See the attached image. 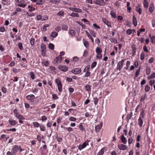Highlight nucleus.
<instances>
[{
	"instance_id": "4468645a",
	"label": "nucleus",
	"mask_w": 155,
	"mask_h": 155,
	"mask_svg": "<svg viewBox=\"0 0 155 155\" xmlns=\"http://www.w3.org/2000/svg\"><path fill=\"white\" fill-rule=\"evenodd\" d=\"M58 33L55 31H53L51 32V35L49 36V38L51 40H53L52 38H55L58 35Z\"/></svg>"
},
{
	"instance_id": "f8f14e48",
	"label": "nucleus",
	"mask_w": 155,
	"mask_h": 155,
	"mask_svg": "<svg viewBox=\"0 0 155 155\" xmlns=\"http://www.w3.org/2000/svg\"><path fill=\"white\" fill-rule=\"evenodd\" d=\"M71 72L74 74H79L81 72V70L80 68H75L73 69Z\"/></svg>"
},
{
	"instance_id": "393cba45",
	"label": "nucleus",
	"mask_w": 155,
	"mask_h": 155,
	"mask_svg": "<svg viewBox=\"0 0 155 155\" xmlns=\"http://www.w3.org/2000/svg\"><path fill=\"white\" fill-rule=\"evenodd\" d=\"M62 60V57H61V56H58L56 57L55 59L54 60V62L55 63H57L58 61L59 62H61Z\"/></svg>"
},
{
	"instance_id": "473e14b6",
	"label": "nucleus",
	"mask_w": 155,
	"mask_h": 155,
	"mask_svg": "<svg viewBox=\"0 0 155 155\" xmlns=\"http://www.w3.org/2000/svg\"><path fill=\"white\" fill-rule=\"evenodd\" d=\"M44 0H38L37 1L36 5H42L44 3Z\"/></svg>"
},
{
	"instance_id": "f704fd0d",
	"label": "nucleus",
	"mask_w": 155,
	"mask_h": 155,
	"mask_svg": "<svg viewBox=\"0 0 155 155\" xmlns=\"http://www.w3.org/2000/svg\"><path fill=\"white\" fill-rule=\"evenodd\" d=\"M101 127L99 125H97L95 127V130L96 132H99L101 129Z\"/></svg>"
},
{
	"instance_id": "6e6552de",
	"label": "nucleus",
	"mask_w": 155,
	"mask_h": 155,
	"mask_svg": "<svg viewBox=\"0 0 155 155\" xmlns=\"http://www.w3.org/2000/svg\"><path fill=\"white\" fill-rule=\"evenodd\" d=\"M102 20L104 23L106 24L108 27L110 28L111 27V23L107 18H102Z\"/></svg>"
},
{
	"instance_id": "412c9836",
	"label": "nucleus",
	"mask_w": 155,
	"mask_h": 155,
	"mask_svg": "<svg viewBox=\"0 0 155 155\" xmlns=\"http://www.w3.org/2000/svg\"><path fill=\"white\" fill-rule=\"evenodd\" d=\"M143 4L145 8H147L149 6V3L147 0H143Z\"/></svg>"
},
{
	"instance_id": "680f3d73",
	"label": "nucleus",
	"mask_w": 155,
	"mask_h": 155,
	"mask_svg": "<svg viewBox=\"0 0 155 155\" xmlns=\"http://www.w3.org/2000/svg\"><path fill=\"white\" fill-rule=\"evenodd\" d=\"M78 23L81 26H82V28L84 29L85 28L86 26L83 23L80 22H78Z\"/></svg>"
},
{
	"instance_id": "7c9ffc66",
	"label": "nucleus",
	"mask_w": 155,
	"mask_h": 155,
	"mask_svg": "<svg viewBox=\"0 0 155 155\" xmlns=\"http://www.w3.org/2000/svg\"><path fill=\"white\" fill-rule=\"evenodd\" d=\"M95 51L97 54H101L102 52V50L101 49L98 47L96 48Z\"/></svg>"
},
{
	"instance_id": "f257e3e1",
	"label": "nucleus",
	"mask_w": 155,
	"mask_h": 155,
	"mask_svg": "<svg viewBox=\"0 0 155 155\" xmlns=\"http://www.w3.org/2000/svg\"><path fill=\"white\" fill-rule=\"evenodd\" d=\"M23 150L20 146H18L17 145H14L11 149V151L14 155H16L18 152L21 153Z\"/></svg>"
},
{
	"instance_id": "864d4df0",
	"label": "nucleus",
	"mask_w": 155,
	"mask_h": 155,
	"mask_svg": "<svg viewBox=\"0 0 155 155\" xmlns=\"http://www.w3.org/2000/svg\"><path fill=\"white\" fill-rule=\"evenodd\" d=\"M68 28V26L65 25H62V29L64 30H67Z\"/></svg>"
},
{
	"instance_id": "69168bd1",
	"label": "nucleus",
	"mask_w": 155,
	"mask_h": 155,
	"mask_svg": "<svg viewBox=\"0 0 155 155\" xmlns=\"http://www.w3.org/2000/svg\"><path fill=\"white\" fill-rule=\"evenodd\" d=\"M53 99L57 100L58 98V97L55 94H54L52 95Z\"/></svg>"
},
{
	"instance_id": "49530a36",
	"label": "nucleus",
	"mask_w": 155,
	"mask_h": 155,
	"mask_svg": "<svg viewBox=\"0 0 155 155\" xmlns=\"http://www.w3.org/2000/svg\"><path fill=\"white\" fill-rule=\"evenodd\" d=\"M35 39L32 37L30 40V43L31 45L33 46L35 43Z\"/></svg>"
},
{
	"instance_id": "9d476101",
	"label": "nucleus",
	"mask_w": 155,
	"mask_h": 155,
	"mask_svg": "<svg viewBox=\"0 0 155 155\" xmlns=\"http://www.w3.org/2000/svg\"><path fill=\"white\" fill-rule=\"evenodd\" d=\"M59 69L61 71L66 72L68 70V68L66 66H60L58 67Z\"/></svg>"
},
{
	"instance_id": "ddd939ff",
	"label": "nucleus",
	"mask_w": 155,
	"mask_h": 155,
	"mask_svg": "<svg viewBox=\"0 0 155 155\" xmlns=\"http://www.w3.org/2000/svg\"><path fill=\"white\" fill-rule=\"evenodd\" d=\"M69 9L71 11L77 12H82V10L79 8L70 7Z\"/></svg>"
},
{
	"instance_id": "bf43d9fd",
	"label": "nucleus",
	"mask_w": 155,
	"mask_h": 155,
	"mask_svg": "<svg viewBox=\"0 0 155 155\" xmlns=\"http://www.w3.org/2000/svg\"><path fill=\"white\" fill-rule=\"evenodd\" d=\"M30 74L31 76V78L32 80H34L35 78V75L33 72L31 71L30 72Z\"/></svg>"
},
{
	"instance_id": "a211bd4d",
	"label": "nucleus",
	"mask_w": 155,
	"mask_h": 155,
	"mask_svg": "<svg viewBox=\"0 0 155 155\" xmlns=\"http://www.w3.org/2000/svg\"><path fill=\"white\" fill-rule=\"evenodd\" d=\"M138 125L139 127H142V125L143 123V120L141 117H140L138 120Z\"/></svg>"
},
{
	"instance_id": "c85d7f7f",
	"label": "nucleus",
	"mask_w": 155,
	"mask_h": 155,
	"mask_svg": "<svg viewBox=\"0 0 155 155\" xmlns=\"http://www.w3.org/2000/svg\"><path fill=\"white\" fill-rule=\"evenodd\" d=\"M49 26L50 25L48 24H46L44 25L42 28V31H46L47 30V28L49 27Z\"/></svg>"
},
{
	"instance_id": "1a4fd4ad",
	"label": "nucleus",
	"mask_w": 155,
	"mask_h": 155,
	"mask_svg": "<svg viewBox=\"0 0 155 155\" xmlns=\"http://www.w3.org/2000/svg\"><path fill=\"white\" fill-rule=\"evenodd\" d=\"M124 144H119L118 145V147L120 150H125L128 148V147Z\"/></svg>"
},
{
	"instance_id": "b1692460",
	"label": "nucleus",
	"mask_w": 155,
	"mask_h": 155,
	"mask_svg": "<svg viewBox=\"0 0 155 155\" xmlns=\"http://www.w3.org/2000/svg\"><path fill=\"white\" fill-rule=\"evenodd\" d=\"M105 152V148L103 147L99 150L97 155H103Z\"/></svg>"
},
{
	"instance_id": "603ef678",
	"label": "nucleus",
	"mask_w": 155,
	"mask_h": 155,
	"mask_svg": "<svg viewBox=\"0 0 155 155\" xmlns=\"http://www.w3.org/2000/svg\"><path fill=\"white\" fill-rule=\"evenodd\" d=\"M18 46L20 50H23V46L22 43H19L18 44Z\"/></svg>"
},
{
	"instance_id": "de8ad7c7",
	"label": "nucleus",
	"mask_w": 155,
	"mask_h": 155,
	"mask_svg": "<svg viewBox=\"0 0 155 155\" xmlns=\"http://www.w3.org/2000/svg\"><path fill=\"white\" fill-rule=\"evenodd\" d=\"M89 32L90 33L93 37H96V33L94 31L92 30H89Z\"/></svg>"
},
{
	"instance_id": "f03ea898",
	"label": "nucleus",
	"mask_w": 155,
	"mask_h": 155,
	"mask_svg": "<svg viewBox=\"0 0 155 155\" xmlns=\"http://www.w3.org/2000/svg\"><path fill=\"white\" fill-rule=\"evenodd\" d=\"M13 113L15 114V117L19 120H25V118L22 115L19 114L18 110L15 109L13 110Z\"/></svg>"
},
{
	"instance_id": "7ed1b4c3",
	"label": "nucleus",
	"mask_w": 155,
	"mask_h": 155,
	"mask_svg": "<svg viewBox=\"0 0 155 155\" xmlns=\"http://www.w3.org/2000/svg\"><path fill=\"white\" fill-rule=\"evenodd\" d=\"M90 141V140L87 139L82 143V145H79L78 149L81 151L82 149L85 148L87 146L89 145V142Z\"/></svg>"
},
{
	"instance_id": "052dcab7",
	"label": "nucleus",
	"mask_w": 155,
	"mask_h": 155,
	"mask_svg": "<svg viewBox=\"0 0 155 155\" xmlns=\"http://www.w3.org/2000/svg\"><path fill=\"white\" fill-rule=\"evenodd\" d=\"M150 90V87L148 85H146L145 89V92H148Z\"/></svg>"
},
{
	"instance_id": "c03bdc74",
	"label": "nucleus",
	"mask_w": 155,
	"mask_h": 155,
	"mask_svg": "<svg viewBox=\"0 0 155 155\" xmlns=\"http://www.w3.org/2000/svg\"><path fill=\"white\" fill-rule=\"evenodd\" d=\"M145 57V54L144 53L142 52L140 54V59L141 60L143 61V60Z\"/></svg>"
},
{
	"instance_id": "9b49d317",
	"label": "nucleus",
	"mask_w": 155,
	"mask_h": 155,
	"mask_svg": "<svg viewBox=\"0 0 155 155\" xmlns=\"http://www.w3.org/2000/svg\"><path fill=\"white\" fill-rule=\"evenodd\" d=\"M141 6V5L139 4L135 8L136 11L137 12H138L140 15L141 14L142 11Z\"/></svg>"
},
{
	"instance_id": "423d86ee",
	"label": "nucleus",
	"mask_w": 155,
	"mask_h": 155,
	"mask_svg": "<svg viewBox=\"0 0 155 155\" xmlns=\"http://www.w3.org/2000/svg\"><path fill=\"white\" fill-rule=\"evenodd\" d=\"M41 48L42 56H45L46 52V45L44 43H42L41 45Z\"/></svg>"
},
{
	"instance_id": "58836bf2",
	"label": "nucleus",
	"mask_w": 155,
	"mask_h": 155,
	"mask_svg": "<svg viewBox=\"0 0 155 155\" xmlns=\"http://www.w3.org/2000/svg\"><path fill=\"white\" fill-rule=\"evenodd\" d=\"M70 15L72 17H79L78 14V13H76L72 12V13H71L70 14Z\"/></svg>"
},
{
	"instance_id": "39448f33",
	"label": "nucleus",
	"mask_w": 155,
	"mask_h": 155,
	"mask_svg": "<svg viewBox=\"0 0 155 155\" xmlns=\"http://www.w3.org/2000/svg\"><path fill=\"white\" fill-rule=\"evenodd\" d=\"M124 61V60L122 59L121 61H119L118 62L117 67V70L120 71L123 67Z\"/></svg>"
},
{
	"instance_id": "4c0bfd02",
	"label": "nucleus",
	"mask_w": 155,
	"mask_h": 155,
	"mask_svg": "<svg viewBox=\"0 0 155 155\" xmlns=\"http://www.w3.org/2000/svg\"><path fill=\"white\" fill-rule=\"evenodd\" d=\"M155 78V73H153L151 75L148 76L147 77L148 79L150 80L152 78Z\"/></svg>"
},
{
	"instance_id": "2eb2a0df",
	"label": "nucleus",
	"mask_w": 155,
	"mask_h": 155,
	"mask_svg": "<svg viewBox=\"0 0 155 155\" xmlns=\"http://www.w3.org/2000/svg\"><path fill=\"white\" fill-rule=\"evenodd\" d=\"M155 7L153 3H151L150 4L149 9V12L150 13H152L154 10Z\"/></svg>"
},
{
	"instance_id": "0e129e2a",
	"label": "nucleus",
	"mask_w": 155,
	"mask_h": 155,
	"mask_svg": "<svg viewBox=\"0 0 155 155\" xmlns=\"http://www.w3.org/2000/svg\"><path fill=\"white\" fill-rule=\"evenodd\" d=\"M97 64V62L96 61L94 62L91 65V68H93L95 67Z\"/></svg>"
},
{
	"instance_id": "79ce46f5",
	"label": "nucleus",
	"mask_w": 155,
	"mask_h": 155,
	"mask_svg": "<svg viewBox=\"0 0 155 155\" xmlns=\"http://www.w3.org/2000/svg\"><path fill=\"white\" fill-rule=\"evenodd\" d=\"M49 48L51 50H53L54 49V45L53 44L50 43L48 45Z\"/></svg>"
},
{
	"instance_id": "5701e85b",
	"label": "nucleus",
	"mask_w": 155,
	"mask_h": 155,
	"mask_svg": "<svg viewBox=\"0 0 155 155\" xmlns=\"http://www.w3.org/2000/svg\"><path fill=\"white\" fill-rule=\"evenodd\" d=\"M133 24L135 26H136L137 25V20L136 17L133 16L132 17Z\"/></svg>"
},
{
	"instance_id": "0eeeda50",
	"label": "nucleus",
	"mask_w": 155,
	"mask_h": 155,
	"mask_svg": "<svg viewBox=\"0 0 155 155\" xmlns=\"http://www.w3.org/2000/svg\"><path fill=\"white\" fill-rule=\"evenodd\" d=\"M95 4L100 6H103L105 5L106 3L104 0H96L94 1Z\"/></svg>"
},
{
	"instance_id": "c756f323",
	"label": "nucleus",
	"mask_w": 155,
	"mask_h": 155,
	"mask_svg": "<svg viewBox=\"0 0 155 155\" xmlns=\"http://www.w3.org/2000/svg\"><path fill=\"white\" fill-rule=\"evenodd\" d=\"M28 8L29 9V11L31 12L35 10V8L33 7L32 5H29L28 6Z\"/></svg>"
},
{
	"instance_id": "338daca9",
	"label": "nucleus",
	"mask_w": 155,
	"mask_h": 155,
	"mask_svg": "<svg viewBox=\"0 0 155 155\" xmlns=\"http://www.w3.org/2000/svg\"><path fill=\"white\" fill-rule=\"evenodd\" d=\"M48 19V16L46 15L43 16L42 17V21L47 20Z\"/></svg>"
},
{
	"instance_id": "dca6fc26",
	"label": "nucleus",
	"mask_w": 155,
	"mask_h": 155,
	"mask_svg": "<svg viewBox=\"0 0 155 155\" xmlns=\"http://www.w3.org/2000/svg\"><path fill=\"white\" fill-rule=\"evenodd\" d=\"M120 139L121 142L124 144H126L127 143V140L126 137H124V134L120 136Z\"/></svg>"
},
{
	"instance_id": "cd10ccee",
	"label": "nucleus",
	"mask_w": 155,
	"mask_h": 155,
	"mask_svg": "<svg viewBox=\"0 0 155 155\" xmlns=\"http://www.w3.org/2000/svg\"><path fill=\"white\" fill-rule=\"evenodd\" d=\"M83 44L84 47L87 48H88L89 47V43L87 41H83Z\"/></svg>"
},
{
	"instance_id": "a18cd8bd",
	"label": "nucleus",
	"mask_w": 155,
	"mask_h": 155,
	"mask_svg": "<svg viewBox=\"0 0 155 155\" xmlns=\"http://www.w3.org/2000/svg\"><path fill=\"white\" fill-rule=\"evenodd\" d=\"M42 63L45 66H48L49 65V62L48 60L43 61Z\"/></svg>"
},
{
	"instance_id": "774afa93",
	"label": "nucleus",
	"mask_w": 155,
	"mask_h": 155,
	"mask_svg": "<svg viewBox=\"0 0 155 155\" xmlns=\"http://www.w3.org/2000/svg\"><path fill=\"white\" fill-rule=\"evenodd\" d=\"M93 26L96 29H101L100 27L98 25H97L96 24H93Z\"/></svg>"
},
{
	"instance_id": "bb28decb",
	"label": "nucleus",
	"mask_w": 155,
	"mask_h": 155,
	"mask_svg": "<svg viewBox=\"0 0 155 155\" xmlns=\"http://www.w3.org/2000/svg\"><path fill=\"white\" fill-rule=\"evenodd\" d=\"M140 67H139V68L136 70L135 74V77H137L139 75L140 71Z\"/></svg>"
},
{
	"instance_id": "20e7f679",
	"label": "nucleus",
	"mask_w": 155,
	"mask_h": 155,
	"mask_svg": "<svg viewBox=\"0 0 155 155\" xmlns=\"http://www.w3.org/2000/svg\"><path fill=\"white\" fill-rule=\"evenodd\" d=\"M15 1L18 3L17 5L19 7L25 8L26 5V4H24L25 2L24 0H15Z\"/></svg>"
},
{
	"instance_id": "4be33fe9",
	"label": "nucleus",
	"mask_w": 155,
	"mask_h": 155,
	"mask_svg": "<svg viewBox=\"0 0 155 155\" xmlns=\"http://www.w3.org/2000/svg\"><path fill=\"white\" fill-rule=\"evenodd\" d=\"M85 89L87 91L88 93L91 92V86L89 84H86L84 86Z\"/></svg>"
},
{
	"instance_id": "e2e57ef3",
	"label": "nucleus",
	"mask_w": 155,
	"mask_h": 155,
	"mask_svg": "<svg viewBox=\"0 0 155 155\" xmlns=\"http://www.w3.org/2000/svg\"><path fill=\"white\" fill-rule=\"evenodd\" d=\"M128 35H130L132 33V30L130 29H128L126 31Z\"/></svg>"
},
{
	"instance_id": "2f4dec72",
	"label": "nucleus",
	"mask_w": 155,
	"mask_h": 155,
	"mask_svg": "<svg viewBox=\"0 0 155 155\" xmlns=\"http://www.w3.org/2000/svg\"><path fill=\"white\" fill-rule=\"evenodd\" d=\"M33 126L35 127H38L40 126V124L36 122H33L32 123Z\"/></svg>"
},
{
	"instance_id": "ea45409f",
	"label": "nucleus",
	"mask_w": 155,
	"mask_h": 155,
	"mask_svg": "<svg viewBox=\"0 0 155 155\" xmlns=\"http://www.w3.org/2000/svg\"><path fill=\"white\" fill-rule=\"evenodd\" d=\"M93 100L94 104L95 105H97L98 104L99 100L97 97H94Z\"/></svg>"
},
{
	"instance_id": "aec40b11",
	"label": "nucleus",
	"mask_w": 155,
	"mask_h": 155,
	"mask_svg": "<svg viewBox=\"0 0 155 155\" xmlns=\"http://www.w3.org/2000/svg\"><path fill=\"white\" fill-rule=\"evenodd\" d=\"M9 123L12 126L15 125L17 124L18 122L15 120H9L8 121Z\"/></svg>"
},
{
	"instance_id": "6e6d98bb",
	"label": "nucleus",
	"mask_w": 155,
	"mask_h": 155,
	"mask_svg": "<svg viewBox=\"0 0 155 155\" xmlns=\"http://www.w3.org/2000/svg\"><path fill=\"white\" fill-rule=\"evenodd\" d=\"M79 128L81 130L86 131L85 128L84 127L83 125L81 124L79 125Z\"/></svg>"
},
{
	"instance_id": "37998d69",
	"label": "nucleus",
	"mask_w": 155,
	"mask_h": 155,
	"mask_svg": "<svg viewBox=\"0 0 155 155\" xmlns=\"http://www.w3.org/2000/svg\"><path fill=\"white\" fill-rule=\"evenodd\" d=\"M147 97V94H145L144 95L142 96L141 97L140 101H144V100Z\"/></svg>"
},
{
	"instance_id": "6ab92c4d",
	"label": "nucleus",
	"mask_w": 155,
	"mask_h": 155,
	"mask_svg": "<svg viewBox=\"0 0 155 155\" xmlns=\"http://www.w3.org/2000/svg\"><path fill=\"white\" fill-rule=\"evenodd\" d=\"M35 97V96L32 94L28 95L26 97V99L28 100L34 99Z\"/></svg>"
},
{
	"instance_id": "a878e982",
	"label": "nucleus",
	"mask_w": 155,
	"mask_h": 155,
	"mask_svg": "<svg viewBox=\"0 0 155 155\" xmlns=\"http://www.w3.org/2000/svg\"><path fill=\"white\" fill-rule=\"evenodd\" d=\"M40 150L42 152H44V151L46 150H48L47 146L46 145H43L42 147H41L40 148Z\"/></svg>"
},
{
	"instance_id": "4d7b16f0",
	"label": "nucleus",
	"mask_w": 155,
	"mask_h": 155,
	"mask_svg": "<svg viewBox=\"0 0 155 155\" xmlns=\"http://www.w3.org/2000/svg\"><path fill=\"white\" fill-rule=\"evenodd\" d=\"M69 120L71 121H75L76 120V119L74 117H70L69 118Z\"/></svg>"
},
{
	"instance_id": "13d9d810",
	"label": "nucleus",
	"mask_w": 155,
	"mask_h": 155,
	"mask_svg": "<svg viewBox=\"0 0 155 155\" xmlns=\"http://www.w3.org/2000/svg\"><path fill=\"white\" fill-rule=\"evenodd\" d=\"M91 72L90 71H86V73L84 75V77H88L90 76Z\"/></svg>"
},
{
	"instance_id": "e433bc0d",
	"label": "nucleus",
	"mask_w": 155,
	"mask_h": 155,
	"mask_svg": "<svg viewBox=\"0 0 155 155\" xmlns=\"http://www.w3.org/2000/svg\"><path fill=\"white\" fill-rule=\"evenodd\" d=\"M58 89L59 91L61 92L62 90V84L57 85Z\"/></svg>"
},
{
	"instance_id": "8fccbe9b",
	"label": "nucleus",
	"mask_w": 155,
	"mask_h": 155,
	"mask_svg": "<svg viewBox=\"0 0 155 155\" xmlns=\"http://www.w3.org/2000/svg\"><path fill=\"white\" fill-rule=\"evenodd\" d=\"M69 33L71 35L73 36L75 35L76 34V32L75 31L73 30H70Z\"/></svg>"
},
{
	"instance_id": "09e8293b",
	"label": "nucleus",
	"mask_w": 155,
	"mask_h": 155,
	"mask_svg": "<svg viewBox=\"0 0 155 155\" xmlns=\"http://www.w3.org/2000/svg\"><path fill=\"white\" fill-rule=\"evenodd\" d=\"M64 12L62 10L60 11L58 13L57 15L59 16H63L64 15Z\"/></svg>"
},
{
	"instance_id": "a19ab883",
	"label": "nucleus",
	"mask_w": 155,
	"mask_h": 155,
	"mask_svg": "<svg viewBox=\"0 0 155 155\" xmlns=\"http://www.w3.org/2000/svg\"><path fill=\"white\" fill-rule=\"evenodd\" d=\"M151 68L150 67H147L146 68V73L147 75H149L150 72Z\"/></svg>"
},
{
	"instance_id": "72a5a7b5",
	"label": "nucleus",
	"mask_w": 155,
	"mask_h": 155,
	"mask_svg": "<svg viewBox=\"0 0 155 155\" xmlns=\"http://www.w3.org/2000/svg\"><path fill=\"white\" fill-rule=\"evenodd\" d=\"M39 101V100L38 99H36L33 100L32 102V104L34 105H37Z\"/></svg>"
},
{
	"instance_id": "5fc2aeb1",
	"label": "nucleus",
	"mask_w": 155,
	"mask_h": 155,
	"mask_svg": "<svg viewBox=\"0 0 155 155\" xmlns=\"http://www.w3.org/2000/svg\"><path fill=\"white\" fill-rule=\"evenodd\" d=\"M40 128V130L42 131H45L46 127L44 125H40V126L39 127Z\"/></svg>"
},
{
	"instance_id": "3c124183",
	"label": "nucleus",
	"mask_w": 155,
	"mask_h": 155,
	"mask_svg": "<svg viewBox=\"0 0 155 155\" xmlns=\"http://www.w3.org/2000/svg\"><path fill=\"white\" fill-rule=\"evenodd\" d=\"M55 82L57 85L62 84L61 81L58 78L55 80Z\"/></svg>"
},
{
	"instance_id": "f3484780",
	"label": "nucleus",
	"mask_w": 155,
	"mask_h": 155,
	"mask_svg": "<svg viewBox=\"0 0 155 155\" xmlns=\"http://www.w3.org/2000/svg\"><path fill=\"white\" fill-rule=\"evenodd\" d=\"M85 32L87 37L91 40L92 43L93 44H94V39H93V38L92 37V36H91L90 34L87 31H85Z\"/></svg>"
},
{
	"instance_id": "c9c22d12",
	"label": "nucleus",
	"mask_w": 155,
	"mask_h": 155,
	"mask_svg": "<svg viewBox=\"0 0 155 155\" xmlns=\"http://www.w3.org/2000/svg\"><path fill=\"white\" fill-rule=\"evenodd\" d=\"M110 14L111 16L114 18H115L116 17V15L115 13L113 11L110 12Z\"/></svg>"
}]
</instances>
